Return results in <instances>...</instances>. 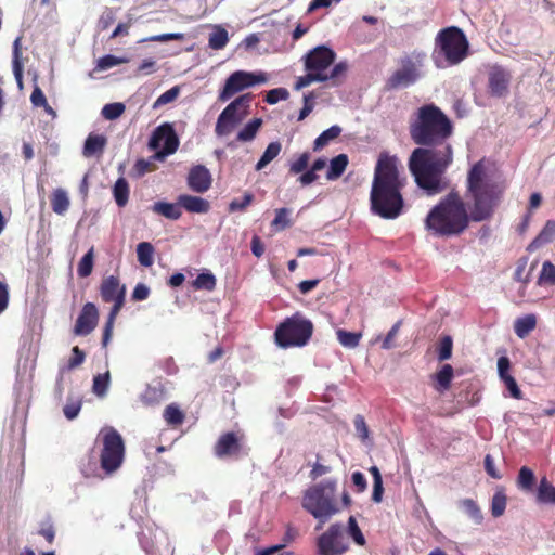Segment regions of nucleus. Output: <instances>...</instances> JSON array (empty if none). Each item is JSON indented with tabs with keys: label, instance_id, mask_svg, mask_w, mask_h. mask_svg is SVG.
<instances>
[{
	"label": "nucleus",
	"instance_id": "nucleus-1",
	"mask_svg": "<svg viewBox=\"0 0 555 555\" xmlns=\"http://www.w3.org/2000/svg\"><path fill=\"white\" fill-rule=\"evenodd\" d=\"M453 121L434 103L420 106L410 118L409 135L416 147L408 167L416 185L428 195L448 188L444 173L453 163Z\"/></svg>",
	"mask_w": 555,
	"mask_h": 555
},
{
	"label": "nucleus",
	"instance_id": "nucleus-2",
	"mask_svg": "<svg viewBox=\"0 0 555 555\" xmlns=\"http://www.w3.org/2000/svg\"><path fill=\"white\" fill-rule=\"evenodd\" d=\"M504 192V185L491 181L487 175L485 159L475 163L467 175L466 197L470 199L469 214L457 192H450L428 212L425 229L437 237L461 235L469 220H489Z\"/></svg>",
	"mask_w": 555,
	"mask_h": 555
},
{
	"label": "nucleus",
	"instance_id": "nucleus-3",
	"mask_svg": "<svg viewBox=\"0 0 555 555\" xmlns=\"http://www.w3.org/2000/svg\"><path fill=\"white\" fill-rule=\"evenodd\" d=\"M399 158L386 152L379 154L370 194L371 210L384 219H396L403 210L401 190L405 179L400 178Z\"/></svg>",
	"mask_w": 555,
	"mask_h": 555
},
{
	"label": "nucleus",
	"instance_id": "nucleus-4",
	"mask_svg": "<svg viewBox=\"0 0 555 555\" xmlns=\"http://www.w3.org/2000/svg\"><path fill=\"white\" fill-rule=\"evenodd\" d=\"M337 480L326 479L308 488L302 495V508L320 521L317 529L339 512L336 501Z\"/></svg>",
	"mask_w": 555,
	"mask_h": 555
},
{
	"label": "nucleus",
	"instance_id": "nucleus-5",
	"mask_svg": "<svg viewBox=\"0 0 555 555\" xmlns=\"http://www.w3.org/2000/svg\"><path fill=\"white\" fill-rule=\"evenodd\" d=\"M436 46L434 57L439 67L457 65L468 55V40L456 26L441 29L436 37Z\"/></svg>",
	"mask_w": 555,
	"mask_h": 555
},
{
	"label": "nucleus",
	"instance_id": "nucleus-6",
	"mask_svg": "<svg viewBox=\"0 0 555 555\" xmlns=\"http://www.w3.org/2000/svg\"><path fill=\"white\" fill-rule=\"evenodd\" d=\"M313 323L301 312L286 318L275 330L274 338L282 348L304 347L312 337Z\"/></svg>",
	"mask_w": 555,
	"mask_h": 555
},
{
	"label": "nucleus",
	"instance_id": "nucleus-7",
	"mask_svg": "<svg viewBox=\"0 0 555 555\" xmlns=\"http://www.w3.org/2000/svg\"><path fill=\"white\" fill-rule=\"evenodd\" d=\"M98 439L102 443L100 452V466L105 475L111 476L116 473L125 460V442L121 435L112 426L103 427Z\"/></svg>",
	"mask_w": 555,
	"mask_h": 555
},
{
	"label": "nucleus",
	"instance_id": "nucleus-8",
	"mask_svg": "<svg viewBox=\"0 0 555 555\" xmlns=\"http://www.w3.org/2000/svg\"><path fill=\"white\" fill-rule=\"evenodd\" d=\"M100 295L104 302H113L103 328L102 346L106 348L113 335L115 320L125 305L126 286L120 283L117 276L109 275L102 280Z\"/></svg>",
	"mask_w": 555,
	"mask_h": 555
},
{
	"label": "nucleus",
	"instance_id": "nucleus-9",
	"mask_svg": "<svg viewBox=\"0 0 555 555\" xmlns=\"http://www.w3.org/2000/svg\"><path fill=\"white\" fill-rule=\"evenodd\" d=\"M253 101L250 93L243 94L232 101L219 115L215 127L218 137L230 134L248 115V108Z\"/></svg>",
	"mask_w": 555,
	"mask_h": 555
},
{
	"label": "nucleus",
	"instance_id": "nucleus-10",
	"mask_svg": "<svg viewBox=\"0 0 555 555\" xmlns=\"http://www.w3.org/2000/svg\"><path fill=\"white\" fill-rule=\"evenodd\" d=\"M424 55L403 56L399 61V68L387 79L388 89L406 88L415 83L421 77L420 68L423 66Z\"/></svg>",
	"mask_w": 555,
	"mask_h": 555
},
{
	"label": "nucleus",
	"instance_id": "nucleus-11",
	"mask_svg": "<svg viewBox=\"0 0 555 555\" xmlns=\"http://www.w3.org/2000/svg\"><path fill=\"white\" fill-rule=\"evenodd\" d=\"M266 81L267 76L264 74H254L243 70L234 72L225 80L224 87L219 94V100L221 102H225L235 93L255 85L263 83Z\"/></svg>",
	"mask_w": 555,
	"mask_h": 555
},
{
	"label": "nucleus",
	"instance_id": "nucleus-12",
	"mask_svg": "<svg viewBox=\"0 0 555 555\" xmlns=\"http://www.w3.org/2000/svg\"><path fill=\"white\" fill-rule=\"evenodd\" d=\"M320 555H341L348 550V543L340 524H333L318 539Z\"/></svg>",
	"mask_w": 555,
	"mask_h": 555
},
{
	"label": "nucleus",
	"instance_id": "nucleus-13",
	"mask_svg": "<svg viewBox=\"0 0 555 555\" xmlns=\"http://www.w3.org/2000/svg\"><path fill=\"white\" fill-rule=\"evenodd\" d=\"M245 436L240 431H227L220 435L214 446V454L218 459H237L244 453Z\"/></svg>",
	"mask_w": 555,
	"mask_h": 555
},
{
	"label": "nucleus",
	"instance_id": "nucleus-14",
	"mask_svg": "<svg viewBox=\"0 0 555 555\" xmlns=\"http://www.w3.org/2000/svg\"><path fill=\"white\" fill-rule=\"evenodd\" d=\"M512 74L499 64L489 67L488 91L493 98H505L508 94Z\"/></svg>",
	"mask_w": 555,
	"mask_h": 555
},
{
	"label": "nucleus",
	"instance_id": "nucleus-15",
	"mask_svg": "<svg viewBox=\"0 0 555 555\" xmlns=\"http://www.w3.org/2000/svg\"><path fill=\"white\" fill-rule=\"evenodd\" d=\"M335 59L336 53L331 48L319 46L306 54L305 67L307 72L325 73Z\"/></svg>",
	"mask_w": 555,
	"mask_h": 555
},
{
	"label": "nucleus",
	"instance_id": "nucleus-16",
	"mask_svg": "<svg viewBox=\"0 0 555 555\" xmlns=\"http://www.w3.org/2000/svg\"><path fill=\"white\" fill-rule=\"evenodd\" d=\"M163 144L162 154L170 155L173 154L179 146V139L170 124H163L158 126L150 140V145L153 149H157Z\"/></svg>",
	"mask_w": 555,
	"mask_h": 555
},
{
	"label": "nucleus",
	"instance_id": "nucleus-17",
	"mask_svg": "<svg viewBox=\"0 0 555 555\" xmlns=\"http://www.w3.org/2000/svg\"><path fill=\"white\" fill-rule=\"evenodd\" d=\"M99 311L93 302L83 305L74 326V334L76 336L89 335L98 325Z\"/></svg>",
	"mask_w": 555,
	"mask_h": 555
},
{
	"label": "nucleus",
	"instance_id": "nucleus-18",
	"mask_svg": "<svg viewBox=\"0 0 555 555\" xmlns=\"http://www.w3.org/2000/svg\"><path fill=\"white\" fill-rule=\"evenodd\" d=\"M212 178L204 165L193 166L188 175V186L196 193H205L211 186Z\"/></svg>",
	"mask_w": 555,
	"mask_h": 555
},
{
	"label": "nucleus",
	"instance_id": "nucleus-19",
	"mask_svg": "<svg viewBox=\"0 0 555 555\" xmlns=\"http://www.w3.org/2000/svg\"><path fill=\"white\" fill-rule=\"evenodd\" d=\"M178 203L186 211L193 214H206L210 209L209 202L198 196L183 194L178 197Z\"/></svg>",
	"mask_w": 555,
	"mask_h": 555
},
{
	"label": "nucleus",
	"instance_id": "nucleus-20",
	"mask_svg": "<svg viewBox=\"0 0 555 555\" xmlns=\"http://www.w3.org/2000/svg\"><path fill=\"white\" fill-rule=\"evenodd\" d=\"M106 145L105 137L101 134L90 133L85 141L82 154L85 157L101 155Z\"/></svg>",
	"mask_w": 555,
	"mask_h": 555
},
{
	"label": "nucleus",
	"instance_id": "nucleus-21",
	"mask_svg": "<svg viewBox=\"0 0 555 555\" xmlns=\"http://www.w3.org/2000/svg\"><path fill=\"white\" fill-rule=\"evenodd\" d=\"M326 164L327 162L324 157H319L318 159H315L312 163L311 167L298 177V183L301 186H308L315 182L319 178L318 171L323 170L326 167Z\"/></svg>",
	"mask_w": 555,
	"mask_h": 555
},
{
	"label": "nucleus",
	"instance_id": "nucleus-22",
	"mask_svg": "<svg viewBox=\"0 0 555 555\" xmlns=\"http://www.w3.org/2000/svg\"><path fill=\"white\" fill-rule=\"evenodd\" d=\"M51 208L56 215H64L70 205L67 192L64 189H55L50 196Z\"/></svg>",
	"mask_w": 555,
	"mask_h": 555
},
{
	"label": "nucleus",
	"instance_id": "nucleus-23",
	"mask_svg": "<svg viewBox=\"0 0 555 555\" xmlns=\"http://www.w3.org/2000/svg\"><path fill=\"white\" fill-rule=\"evenodd\" d=\"M152 210L160 216L170 220H178L182 216L181 206L179 203L172 204L167 202H156L152 206Z\"/></svg>",
	"mask_w": 555,
	"mask_h": 555
},
{
	"label": "nucleus",
	"instance_id": "nucleus-24",
	"mask_svg": "<svg viewBox=\"0 0 555 555\" xmlns=\"http://www.w3.org/2000/svg\"><path fill=\"white\" fill-rule=\"evenodd\" d=\"M163 417L168 426L178 427L184 423L185 413L177 403H170L165 408Z\"/></svg>",
	"mask_w": 555,
	"mask_h": 555
},
{
	"label": "nucleus",
	"instance_id": "nucleus-25",
	"mask_svg": "<svg viewBox=\"0 0 555 555\" xmlns=\"http://www.w3.org/2000/svg\"><path fill=\"white\" fill-rule=\"evenodd\" d=\"M348 166V156L339 154L331 159L330 167L326 172V179L330 181L337 180L345 172Z\"/></svg>",
	"mask_w": 555,
	"mask_h": 555
},
{
	"label": "nucleus",
	"instance_id": "nucleus-26",
	"mask_svg": "<svg viewBox=\"0 0 555 555\" xmlns=\"http://www.w3.org/2000/svg\"><path fill=\"white\" fill-rule=\"evenodd\" d=\"M537 326V317L534 314H527L518 318L514 323L515 334L519 338H526Z\"/></svg>",
	"mask_w": 555,
	"mask_h": 555
},
{
	"label": "nucleus",
	"instance_id": "nucleus-27",
	"mask_svg": "<svg viewBox=\"0 0 555 555\" xmlns=\"http://www.w3.org/2000/svg\"><path fill=\"white\" fill-rule=\"evenodd\" d=\"M129 194L128 181L124 177L118 178L113 186V196L118 207H125L128 204Z\"/></svg>",
	"mask_w": 555,
	"mask_h": 555
},
{
	"label": "nucleus",
	"instance_id": "nucleus-28",
	"mask_svg": "<svg viewBox=\"0 0 555 555\" xmlns=\"http://www.w3.org/2000/svg\"><path fill=\"white\" fill-rule=\"evenodd\" d=\"M13 73L17 86L20 89L23 88V63H22V50H21V37H17L13 42Z\"/></svg>",
	"mask_w": 555,
	"mask_h": 555
},
{
	"label": "nucleus",
	"instance_id": "nucleus-29",
	"mask_svg": "<svg viewBox=\"0 0 555 555\" xmlns=\"http://www.w3.org/2000/svg\"><path fill=\"white\" fill-rule=\"evenodd\" d=\"M555 237V221L548 220L539 235L531 242L529 249L538 248L546 243H550Z\"/></svg>",
	"mask_w": 555,
	"mask_h": 555
},
{
	"label": "nucleus",
	"instance_id": "nucleus-30",
	"mask_svg": "<svg viewBox=\"0 0 555 555\" xmlns=\"http://www.w3.org/2000/svg\"><path fill=\"white\" fill-rule=\"evenodd\" d=\"M341 133V128L337 125L324 130L313 142V151H320L331 141L337 139Z\"/></svg>",
	"mask_w": 555,
	"mask_h": 555
},
{
	"label": "nucleus",
	"instance_id": "nucleus-31",
	"mask_svg": "<svg viewBox=\"0 0 555 555\" xmlns=\"http://www.w3.org/2000/svg\"><path fill=\"white\" fill-rule=\"evenodd\" d=\"M453 378V367L450 364H444L435 375L437 382L436 389L439 391L448 390L451 386Z\"/></svg>",
	"mask_w": 555,
	"mask_h": 555
},
{
	"label": "nucleus",
	"instance_id": "nucleus-32",
	"mask_svg": "<svg viewBox=\"0 0 555 555\" xmlns=\"http://www.w3.org/2000/svg\"><path fill=\"white\" fill-rule=\"evenodd\" d=\"M262 125V119L254 118L245 125V127L237 133L236 140L240 142H249L255 139L257 132Z\"/></svg>",
	"mask_w": 555,
	"mask_h": 555
},
{
	"label": "nucleus",
	"instance_id": "nucleus-33",
	"mask_svg": "<svg viewBox=\"0 0 555 555\" xmlns=\"http://www.w3.org/2000/svg\"><path fill=\"white\" fill-rule=\"evenodd\" d=\"M154 246L149 242L139 243L137 246L138 261L143 267H151L154 262Z\"/></svg>",
	"mask_w": 555,
	"mask_h": 555
},
{
	"label": "nucleus",
	"instance_id": "nucleus-34",
	"mask_svg": "<svg viewBox=\"0 0 555 555\" xmlns=\"http://www.w3.org/2000/svg\"><path fill=\"white\" fill-rule=\"evenodd\" d=\"M282 145L279 141L269 143L262 156L256 164V170L263 169L269 163H271L281 152Z\"/></svg>",
	"mask_w": 555,
	"mask_h": 555
},
{
	"label": "nucleus",
	"instance_id": "nucleus-35",
	"mask_svg": "<svg viewBox=\"0 0 555 555\" xmlns=\"http://www.w3.org/2000/svg\"><path fill=\"white\" fill-rule=\"evenodd\" d=\"M311 159L310 152H304L301 153L297 158L289 162L288 165V172L291 175H299L304 173L306 170H308L309 162Z\"/></svg>",
	"mask_w": 555,
	"mask_h": 555
},
{
	"label": "nucleus",
	"instance_id": "nucleus-36",
	"mask_svg": "<svg viewBox=\"0 0 555 555\" xmlns=\"http://www.w3.org/2000/svg\"><path fill=\"white\" fill-rule=\"evenodd\" d=\"M535 483V476L527 466H522L519 469L518 477H517V487L525 491L532 490L533 486Z\"/></svg>",
	"mask_w": 555,
	"mask_h": 555
},
{
	"label": "nucleus",
	"instance_id": "nucleus-37",
	"mask_svg": "<svg viewBox=\"0 0 555 555\" xmlns=\"http://www.w3.org/2000/svg\"><path fill=\"white\" fill-rule=\"evenodd\" d=\"M111 383L109 372L98 374L93 377L92 391L95 396L103 398L106 396Z\"/></svg>",
	"mask_w": 555,
	"mask_h": 555
},
{
	"label": "nucleus",
	"instance_id": "nucleus-38",
	"mask_svg": "<svg viewBox=\"0 0 555 555\" xmlns=\"http://www.w3.org/2000/svg\"><path fill=\"white\" fill-rule=\"evenodd\" d=\"M538 501L541 503L555 504V487L543 478L538 489Z\"/></svg>",
	"mask_w": 555,
	"mask_h": 555
},
{
	"label": "nucleus",
	"instance_id": "nucleus-39",
	"mask_svg": "<svg viewBox=\"0 0 555 555\" xmlns=\"http://www.w3.org/2000/svg\"><path fill=\"white\" fill-rule=\"evenodd\" d=\"M229 41L228 31L222 27H216L215 31L209 36V47L214 50L223 49Z\"/></svg>",
	"mask_w": 555,
	"mask_h": 555
},
{
	"label": "nucleus",
	"instance_id": "nucleus-40",
	"mask_svg": "<svg viewBox=\"0 0 555 555\" xmlns=\"http://www.w3.org/2000/svg\"><path fill=\"white\" fill-rule=\"evenodd\" d=\"M339 344L346 348H356L361 339V333L348 332L345 330H338L336 332Z\"/></svg>",
	"mask_w": 555,
	"mask_h": 555
},
{
	"label": "nucleus",
	"instance_id": "nucleus-41",
	"mask_svg": "<svg viewBox=\"0 0 555 555\" xmlns=\"http://www.w3.org/2000/svg\"><path fill=\"white\" fill-rule=\"evenodd\" d=\"M93 260H94V254H93V247H91L80 259L78 267H77V273L80 278H87L92 273L93 270Z\"/></svg>",
	"mask_w": 555,
	"mask_h": 555
},
{
	"label": "nucleus",
	"instance_id": "nucleus-42",
	"mask_svg": "<svg viewBox=\"0 0 555 555\" xmlns=\"http://www.w3.org/2000/svg\"><path fill=\"white\" fill-rule=\"evenodd\" d=\"M327 81L326 73H312L308 72L306 75L298 77L295 89L300 90L305 87H308L312 82H323Z\"/></svg>",
	"mask_w": 555,
	"mask_h": 555
},
{
	"label": "nucleus",
	"instance_id": "nucleus-43",
	"mask_svg": "<svg viewBox=\"0 0 555 555\" xmlns=\"http://www.w3.org/2000/svg\"><path fill=\"white\" fill-rule=\"evenodd\" d=\"M291 209L288 208H279L275 210V217L271 222V225L276 230H284L291 227L292 222L289 219Z\"/></svg>",
	"mask_w": 555,
	"mask_h": 555
},
{
	"label": "nucleus",
	"instance_id": "nucleus-44",
	"mask_svg": "<svg viewBox=\"0 0 555 555\" xmlns=\"http://www.w3.org/2000/svg\"><path fill=\"white\" fill-rule=\"evenodd\" d=\"M163 391L156 387L149 386L141 396L142 402L147 405H156L163 400Z\"/></svg>",
	"mask_w": 555,
	"mask_h": 555
},
{
	"label": "nucleus",
	"instance_id": "nucleus-45",
	"mask_svg": "<svg viewBox=\"0 0 555 555\" xmlns=\"http://www.w3.org/2000/svg\"><path fill=\"white\" fill-rule=\"evenodd\" d=\"M463 511L477 524L482 520V514L477 503L472 499H465L461 502Z\"/></svg>",
	"mask_w": 555,
	"mask_h": 555
},
{
	"label": "nucleus",
	"instance_id": "nucleus-46",
	"mask_svg": "<svg viewBox=\"0 0 555 555\" xmlns=\"http://www.w3.org/2000/svg\"><path fill=\"white\" fill-rule=\"evenodd\" d=\"M125 109V104L120 102L109 103L102 108V116L107 120H115L124 114Z\"/></svg>",
	"mask_w": 555,
	"mask_h": 555
},
{
	"label": "nucleus",
	"instance_id": "nucleus-47",
	"mask_svg": "<svg viewBox=\"0 0 555 555\" xmlns=\"http://www.w3.org/2000/svg\"><path fill=\"white\" fill-rule=\"evenodd\" d=\"M193 285L196 289L212 291L216 287V278L211 273H199Z\"/></svg>",
	"mask_w": 555,
	"mask_h": 555
},
{
	"label": "nucleus",
	"instance_id": "nucleus-48",
	"mask_svg": "<svg viewBox=\"0 0 555 555\" xmlns=\"http://www.w3.org/2000/svg\"><path fill=\"white\" fill-rule=\"evenodd\" d=\"M453 340L449 335L443 336L438 345V360L446 361L452 357Z\"/></svg>",
	"mask_w": 555,
	"mask_h": 555
},
{
	"label": "nucleus",
	"instance_id": "nucleus-49",
	"mask_svg": "<svg viewBox=\"0 0 555 555\" xmlns=\"http://www.w3.org/2000/svg\"><path fill=\"white\" fill-rule=\"evenodd\" d=\"M506 508V495L498 491L494 493L491 503V514L493 517H500L504 514Z\"/></svg>",
	"mask_w": 555,
	"mask_h": 555
},
{
	"label": "nucleus",
	"instance_id": "nucleus-50",
	"mask_svg": "<svg viewBox=\"0 0 555 555\" xmlns=\"http://www.w3.org/2000/svg\"><path fill=\"white\" fill-rule=\"evenodd\" d=\"M348 70L347 62H339L334 65L330 74H326L327 80H332L333 86H338L341 78L345 77Z\"/></svg>",
	"mask_w": 555,
	"mask_h": 555
},
{
	"label": "nucleus",
	"instance_id": "nucleus-51",
	"mask_svg": "<svg viewBox=\"0 0 555 555\" xmlns=\"http://www.w3.org/2000/svg\"><path fill=\"white\" fill-rule=\"evenodd\" d=\"M128 62L127 59L117 57L112 54L104 55L98 60L96 68L100 70H106L114 66L120 65Z\"/></svg>",
	"mask_w": 555,
	"mask_h": 555
},
{
	"label": "nucleus",
	"instance_id": "nucleus-52",
	"mask_svg": "<svg viewBox=\"0 0 555 555\" xmlns=\"http://www.w3.org/2000/svg\"><path fill=\"white\" fill-rule=\"evenodd\" d=\"M82 402L80 399L68 398L66 404L63 408L64 415L67 420L72 421L76 418L81 410Z\"/></svg>",
	"mask_w": 555,
	"mask_h": 555
},
{
	"label": "nucleus",
	"instance_id": "nucleus-53",
	"mask_svg": "<svg viewBox=\"0 0 555 555\" xmlns=\"http://www.w3.org/2000/svg\"><path fill=\"white\" fill-rule=\"evenodd\" d=\"M348 532L358 545L363 546L365 544V538L353 516H350L348 519Z\"/></svg>",
	"mask_w": 555,
	"mask_h": 555
},
{
	"label": "nucleus",
	"instance_id": "nucleus-54",
	"mask_svg": "<svg viewBox=\"0 0 555 555\" xmlns=\"http://www.w3.org/2000/svg\"><path fill=\"white\" fill-rule=\"evenodd\" d=\"M555 284V266L551 261H545L539 276V284Z\"/></svg>",
	"mask_w": 555,
	"mask_h": 555
},
{
	"label": "nucleus",
	"instance_id": "nucleus-55",
	"mask_svg": "<svg viewBox=\"0 0 555 555\" xmlns=\"http://www.w3.org/2000/svg\"><path fill=\"white\" fill-rule=\"evenodd\" d=\"M30 102L36 107H44L47 112H53L52 107L47 102L46 95L38 86H36L31 92Z\"/></svg>",
	"mask_w": 555,
	"mask_h": 555
},
{
	"label": "nucleus",
	"instance_id": "nucleus-56",
	"mask_svg": "<svg viewBox=\"0 0 555 555\" xmlns=\"http://www.w3.org/2000/svg\"><path fill=\"white\" fill-rule=\"evenodd\" d=\"M254 201V195L251 193H245L242 198L233 199L229 205V210L233 211H243L245 210Z\"/></svg>",
	"mask_w": 555,
	"mask_h": 555
},
{
	"label": "nucleus",
	"instance_id": "nucleus-57",
	"mask_svg": "<svg viewBox=\"0 0 555 555\" xmlns=\"http://www.w3.org/2000/svg\"><path fill=\"white\" fill-rule=\"evenodd\" d=\"M321 455H317V462L312 465V469L310 470L309 477L312 480H315L326 474H330L332 472V467L330 465H325L320 462Z\"/></svg>",
	"mask_w": 555,
	"mask_h": 555
},
{
	"label": "nucleus",
	"instance_id": "nucleus-58",
	"mask_svg": "<svg viewBox=\"0 0 555 555\" xmlns=\"http://www.w3.org/2000/svg\"><path fill=\"white\" fill-rule=\"evenodd\" d=\"M353 425H354V429L357 431L358 437L362 441L367 440L369 436H370V431H369V427L366 425L364 417L360 414L356 415L354 420H353Z\"/></svg>",
	"mask_w": 555,
	"mask_h": 555
},
{
	"label": "nucleus",
	"instance_id": "nucleus-59",
	"mask_svg": "<svg viewBox=\"0 0 555 555\" xmlns=\"http://www.w3.org/2000/svg\"><path fill=\"white\" fill-rule=\"evenodd\" d=\"M288 91L285 88H275L267 92L266 102L269 104H275L279 101L288 99Z\"/></svg>",
	"mask_w": 555,
	"mask_h": 555
},
{
	"label": "nucleus",
	"instance_id": "nucleus-60",
	"mask_svg": "<svg viewBox=\"0 0 555 555\" xmlns=\"http://www.w3.org/2000/svg\"><path fill=\"white\" fill-rule=\"evenodd\" d=\"M180 93L179 87H172L169 90L165 91L162 95L158 96V99L155 102V107L168 104L170 102H173Z\"/></svg>",
	"mask_w": 555,
	"mask_h": 555
},
{
	"label": "nucleus",
	"instance_id": "nucleus-61",
	"mask_svg": "<svg viewBox=\"0 0 555 555\" xmlns=\"http://www.w3.org/2000/svg\"><path fill=\"white\" fill-rule=\"evenodd\" d=\"M314 98L315 95L313 92L304 95V106L299 112L298 120H304L313 111Z\"/></svg>",
	"mask_w": 555,
	"mask_h": 555
},
{
	"label": "nucleus",
	"instance_id": "nucleus-62",
	"mask_svg": "<svg viewBox=\"0 0 555 555\" xmlns=\"http://www.w3.org/2000/svg\"><path fill=\"white\" fill-rule=\"evenodd\" d=\"M72 352H73V356L70 357V359L68 361V369H70V370L82 364L85 361V358H86L85 352L78 346H75L72 349Z\"/></svg>",
	"mask_w": 555,
	"mask_h": 555
},
{
	"label": "nucleus",
	"instance_id": "nucleus-63",
	"mask_svg": "<svg viewBox=\"0 0 555 555\" xmlns=\"http://www.w3.org/2000/svg\"><path fill=\"white\" fill-rule=\"evenodd\" d=\"M509 369H511L509 359L505 356L500 357L498 360V371H499L500 378L502 380H505L506 377L512 376L509 374Z\"/></svg>",
	"mask_w": 555,
	"mask_h": 555
},
{
	"label": "nucleus",
	"instance_id": "nucleus-64",
	"mask_svg": "<svg viewBox=\"0 0 555 555\" xmlns=\"http://www.w3.org/2000/svg\"><path fill=\"white\" fill-rule=\"evenodd\" d=\"M400 326H401V321H398L396 324L392 325L390 331L387 333L385 339L383 340L382 347L384 349H391L393 347L392 340L397 336Z\"/></svg>",
	"mask_w": 555,
	"mask_h": 555
}]
</instances>
